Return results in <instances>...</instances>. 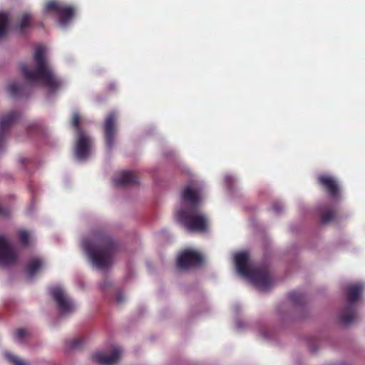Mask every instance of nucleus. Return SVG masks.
<instances>
[{
    "mask_svg": "<svg viewBox=\"0 0 365 365\" xmlns=\"http://www.w3.org/2000/svg\"><path fill=\"white\" fill-rule=\"evenodd\" d=\"M29 336V332L24 329H18L14 333V339L18 342H23L24 339Z\"/></svg>",
    "mask_w": 365,
    "mask_h": 365,
    "instance_id": "nucleus-24",
    "label": "nucleus"
},
{
    "mask_svg": "<svg viewBox=\"0 0 365 365\" xmlns=\"http://www.w3.org/2000/svg\"><path fill=\"white\" fill-rule=\"evenodd\" d=\"M123 356V349L118 346H112L108 353L96 351L93 360L101 365H113L117 363Z\"/></svg>",
    "mask_w": 365,
    "mask_h": 365,
    "instance_id": "nucleus-12",
    "label": "nucleus"
},
{
    "mask_svg": "<svg viewBox=\"0 0 365 365\" xmlns=\"http://www.w3.org/2000/svg\"><path fill=\"white\" fill-rule=\"evenodd\" d=\"M79 116L77 113H73L72 118V125L76 128L77 135L74 148L76 158L83 162L87 160L91 155L92 139L78 127Z\"/></svg>",
    "mask_w": 365,
    "mask_h": 365,
    "instance_id": "nucleus-6",
    "label": "nucleus"
},
{
    "mask_svg": "<svg viewBox=\"0 0 365 365\" xmlns=\"http://www.w3.org/2000/svg\"><path fill=\"white\" fill-rule=\"evenodd\" d=\"M365 289L362 282L349 284L346 287V306L341 310L339 314V322L344 326H349L357 320L355 303L359 301Z\"/></svg>",
    "mask_w": 365,
    "mask_h": 365,
    "instance_id": "nucleus-5",
    "label": "nucleus"
},
{
    "mask_svg": "<svg viewBox=\"0 0 365 365\" xmlns=\"http://www.w3.org/2000/svg\"><path fill=\"white\" fill-rule=\"evenodd\" d=\"M234 262L238 274L248 280L260 291L268 290L273 285V280L267 267L255 266L247 252H237Z\"/></svg>",
    "mask_w": 365,
    "mask_h": 365,
    "instance_id": "nucleus-4",
    "label": "nucleus"
},
{
    "mask_svg": "<svg viewBox=\"0 0 365 365\" xmlns=\"http://www.w3.org/2000/svg\"><path fill=\"white\" fill-rule=\"evenodd\" d=\"M81 246L94 269L105 271L114 262L118 247L104 231H95L82 238Z\"/></svg>",
    "mask_w": 365,
    "mask_h": 365,
    "instance_id": "nucleus-2",
    "label": "nucleus"
},
{
    "mask_svg": "<svg viewBox=\"0 0 365 365\" xmlns=\"http://www.w3.org/2000/svg\"><path fill=\"white\" fill-rule=\"evenodd\" d=\"M9 94L13 97L19 96L23 93L22 86L17 82H12L7 87Z\"/></svg>",
    "mask_w": 365,
    "mask_h": 365,
    "instance_id": "nucleus-22",
    "label": "nucleus"
},
{
    "mask_svg": "<svg viewBox=\"0 0 365 365\" xmlns=\"http://www.w3.org/2000/svg\"><path fill=\"white\" fill-rule=\"evenodd\" d=\"M111 286V283L110 282H109L108 280L106 279L104 280L103 282H102L101 284H100V287L102 289H106L107 287H109Z\"/></svg>",
    "mask_w": 365,
    "mask_h": 365,
    "instance_id": "nucleus-31",
    "label": "nucleus"
},
{
    "mask_svg": "<svg viewBox=\"0 0 365 365\" xmlns=\"http://www.w3.org/2000/svg\"><path fill=\"white\" fill-rule=\"evenodd\" d=\"M4 356L9 364L11 365H28L26 361L20 359L11 351H6L4 352Z\"/></svg>",
    "mask_w": 365,
    "mask_h": 365,
    "instance_id": "nucleus-19",
    "label": "nucleus"
},
{
    "mask_svg": "<svg viewBox=\"0 0 365 365\" xmlns=\"http://www.w3.org/2000/svg\"><path fill=\"white\" fill-rule=\"evenodd\" d=\"M32 22V18L30 14H25L22 16L16 25V30L20 33L26 32Z\"/></svg>",
    "mask_w": 365,
    "mask_h": 365,
    "instance_id": "nucleus-18",
    "label": "nucleus"
},
{
    "mask_svg": "<svg viewBox=\"0 0 365 365\" xmlns=\"http://www.w3.org/2000/svg\"><path fill=\"white\" fill-rule=\"evenodd\" d=\"M224 181L227 191L231 192L232 190L235 188L237 180V178L234 177L232 175L226 174L225 175Z\"/></svg>",
    "mask_w": 365,
    "mask_h": 365,
    "instance_id": "nucleus-23",
    "label": "nucleus"
},
{
    "mask_svg": "<svg viewBox=\"0 0 365 365\" xmlns=\"http://www.w3.org/2000/svg\"><path fill=\"white\" fill-rule=\"evenodd\" d=\"M202 261L203 256L199 252L193 249H187L178 256L177 264L179 268L187 269L200 265Z\"/></svg>",
    "mask_w": 365,
    "mask_h": 365,
    "instance_id": "nucleus-10",
    "label": "nucleus"
},
{
    "mask_svg": "<svg viewBox=\"0 0 365 365\" xmlns=\"http://www.w3.org/2000/svg\"><path fill=\"white\" fill-rule=\"evenodd\" d=\"M242 323H241V322H238V323L237 324V328H239V329H240V328L242 327Z\"/></svg>",
    "mask_w": 365,
    "mask_h": 365,
    "instance_id": "nucleus-32",
    "label": "nucleus"
},
{
    "mask_svg": "<svg viewBox=\"0 0 365 365\" xmlns=\"http://www.w3.org/2000/svg\"><path fill=\"white\" fill-rule=\"evenodd\" d=\"M272 209L275 213H280L284 210V205L281 202H274L272 204Z\"/></svg>",
    "mask_w": 365,
    "mask_h": 365,
    "instance_id": "nucleus-27",
    "label": "nucleus"
},
{
    "mask_svg": "<svg viewBox=\"0 0 365 365\" xmlns=\"http://www.w3.org/2000/svg\"><path fill=\"white\" fill-rule=\"evenodd\" d=\"M9 213V209L8 207H4L0 204V215L1 216H6Z\"/></svg>",
    "mask_w": 365,
    "mask_h": 365,
    "instance_id": "nucleus-30",
    "label": "nucleus"
},
{
    "mask_svg": "<svg viewBox=\"0 0 365 365\" xmlns=\"http://www.w3.org/2000/svg\"><path fill=\"white\" fill-rule=\"evenodd\" d=\"M321 221L324 224L331 222L335 216L334 210L332 207L322 206L319 210Z\"/></svg>",
    "mask_w": 365,
    "mask_h": 365,
    "instance_id": "nucleus-17",
    "label": "nucleus"
},
{
    "mask_svg": "<svg viewBox=\"0 0 365 365\" xmlns=\"http://www.w3.org/2000/svg\"><path fill=\"white\" fill-rule=\"evenodd\" d=\"M21 71L26 80L33 85H41L49 91L58 90L62 85V81L56 75L48 61V48L38 45L34 53V65L21 66Z\"/></svg>",
    "mask_w": 365,
    "mask_h": 365,
    "instance_id": "nucleus-3",
    "label": "nucleus"
},
{
    "mask_svg": "<svg viewBox=\"0 0 365 365\" xmlns=\"http://www.w3.org/2000/svg\"><path fill=\"white\" fill-rule=\"evenodd\" d=\"M45 265V262L41 258L34 257L31 259L26 267L27 276L29 278H33L44 268Z\"/></svg>",
    "mask_w": 365,
    "mask_h": 365,
    "instance_id": "nucleus-16",
    "label": "nucleus"
},
{
    "mask_svg": "<svg viewBox=\"0 0 365 365\" xmlns=\"http://www.w3.org/2000/svg\"><path fill=\"white\" fill-rule=\"evenodd\" d=\"M258 334L264 339H269V330L266 327H261L258 331Z\"/></svg>",
    "mask_w": 365,
    "mask_h": 365,
    "instance_id": "nucleus-28",
    "label": "nucleus"
},
{
    "mask_svg": "<svg viewBox=\"0 0 365 365\" xmlns=\"http://www.w3.org/2000/svg\"><path fill=\"white\" fill-rule=\"evenodd\" d=\"M118 115L115 112H110L105 119L104 130L106 143L108 148L111 149L115 142V136L117 135L118 129L116 122Z\"/></svg>",
    "mask_w": 365,
    "mask_h": 365,
    "instance_id": "nucleus-13",
    "label": "nucleus"
},
{
    "mask_svg": "<svg viewBox=\"0 0 365 365\" xmlns=\"http://www.w3.org/2000/svg\"><path fill=\"white\" fill-rule=\"evenodd\" d=\"M18 237L23 246L29 245V240L31 238L30 233L26 230H20L18 233Z\"/></svg>",
    "mask_w": 365,
    "mask_h": 365,
    "instance_id": "nucleus-26",
    "label": "nucleus"
},
{
    "mask_svg": "<svg viewBox=\"0 0 365 365\" xmlns=\"http://www.w3.org/2000/svg\"><path fill=\"white\" fill-rule=\"evenodd\" d=\"M50 293L55 301L61 316H68L76 310V305L75 302L68 294L63 287L56 285L50 289Z\"/></svg>",
    "mask_w": 365,
    "mask_h": 365,
    "instance_id": "nucleus-8",
    "label": "nucleus"
},
{
    "mask_svg": "<svg viewBox=\"0 0 365 365\" xmlns=\"http://www.w3.org/2000/svg\"><path fill=\"white\" fill-rule=\"evenodd\" d=\"M86 343V340L82 336L75 337L67 341V346L70 349H78L81 348Z\"/></svg>",
    "mask_w": 365,
    "mask_h": 365,
    "instance_id": "nucleus-21",
    "label": "nucleus"
},
{
    "mask_svg": "<svg viewBox=\"0 0 365 365\" xmlns=\"http://www.w3.org/2000/svg\"><path fill=\"white\" fill-rule=\"evenodd\" d=\"M9 16L5 12H0V38L4 36L9 28Z\"/></svg>",
    "mask_w": 365,
    "mask_h": 365,
    "instance_id": "nucleus-20",
    "label": "nucleus"
},
{
    "mask_svg": "<svg viewBox=\"0 0 365 365\" xmlns=\"http://www.w3.org/2000/svg\"><path fill=\"white\" fill-rule=\"evenodd\" d=\"M50 13H53L58 16V26L65 29L71 23L75 9L61 1L52 0L48 1L43 9L44 14Z\"/></svg>",
    "mask_w": 365,
    "mask_h": 365,
    "instance_id": "nucleus-7",
    "label": "nucleus"
},
{
    "mask_svg": "<svg viewBox=\"0 0 365 365\" xmlns=\"http://www.w3.org/2000/svg\"><path fill=\"white\" fill-rule=\"evenodd\" d=\"M114 184L118 186H128L138 182L137 175L131 171H121L113 180Z\"/></svg>",
    "mask_w": 365,
    "mask_h": 365,
    "instance_id": "nucleus-15",
    "label": "nucleus"
},
{
    "mask_svg": "<svg viewBox=\"0 0 365 365\" xmlns=\"http://www.w3.org/2000/svg\"><path fill=\"white\" fill-rule=\"evenodd\" d=\"M126 299L125 295L122 292H118L115 296V301L118 304L123 303Z\"/></svg>",
    "mask_w": 365,
    "mask_h": 365,
    "instance_id": "nucleus-29",
    "label": "nucleus"
},
{
    "mask_svg": "<svg viewBox=\"0 0 365 365\" xmlns=\"http://www.w3.org/2000/svg\"><path fill=\"white\" fill-rule=\"evenodd\" d=\"M317 180L319 185L333 200H337L340 198L341 190L336 178L329 174H321Z\"/></svg>",
    "mask_w": 365,
    "mask_h": 365,
    "instance_id": "nucleus-11",
    "label": "nucleus"
},
{
    "mask_svg": "<svg viewBox=\"0 0 365 365\" xmlns=\"http://www.w3.org/2000/svg\"><path fill=\"white\" fill-rule=\"evenodd\" d=\"M205 186L199 181L187 185L181 192L179 205L175 208L177 221L188 231H205L208 220L200 208L205 198Z\"/></svg>",
    "mask_w": 365,
    "mask_h": 365,
    "instance_id": "nucleus-1",
    "label": "nucleus"
},
{
    "mask_svg": "<svg viewBox=\"0 0 365 365\" xmlns=\"http://www.w3.org/2000/svg\"><path fill=\"white\" fill-rule=\"evenodd\" d=\"M290 300L296 304H302L304 301V295L299 292H292L289 294Z\"/></svg>",
    "mask_w": 365,
    "mask_h": 365,
    "instance_id": "nucleus-25",
    "label": "nucleus"
},
{
    "mask_svg": "<svg viewBox=\"0 0 365 365\" xmlns=\"http://www.w3.org/2000/svg\"><path fill=\"white\" fill-rule=\"evenodd\" d=\"M18 259L19 255L12 247L9 238L0 235V266L6 267L14 265Z\"/></svg>",
    "mask_w": 365,
    "mask_h": 365,
    "instance_id": "nucleus-9",
    "label": "nucleus"
},
{
    "mask_svg": "<svg viewBox=\"0 0 365 365\" xmlns=\"http://www.w3.org/2000/svg\"><path fill=\"white\" fill-rule=\"evenodd\" d=\"M19 118V114L16 111H11L4 115L0 119V150L4 146L6 135L9 129L13 123Z\"/></svg>",
    "mask_w": 365,
    "mask_h": 365,
    "instance_id": "nucleus-14",
    "label": "nucleus"
}]
</instances>
